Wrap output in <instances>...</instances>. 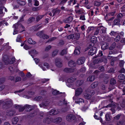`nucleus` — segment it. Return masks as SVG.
<instances>
[{"label":"nucleus","mask_w":125,"mask_h":125,"mask_svg":"<svg viewBox=\"0 0 125 125\" xmlns=\"http://www.w3.org/2000/svg\"><path fill=\"white\" fill-rule=\"evenodd\" d=\"M100 72L98 70H96L93 73L92 75L90 76L87 78V80L90 82H92L95 79L96 77H97V75L99 74Z\"/></svg>","instance_id":"f257e3e1"},{"label":"nucleus","mask_w":125,"mask_h":125,"mask_svg":"<svg viewBox=\"0 0 125 125\" xmlns=\"http://www.w3.org/2000/svg\"><path fill=\"white\" fill-rule=\"evenodd\" d=\"M76 119V117L73 114L68 115L66 117V120L68 122H74Z\"/></svg>","instance_id":"f03ea898"},{"label":"nucleus","mask_w":125,"mask_h":125,"mask_svg":"<svg viewBox=\"0 0 125 125\" xmlns=\"http://www.w3.org/2000/svg\"><path fill=\"white\" fill-rule=\"evenodd\" d=\"M40 38H42L44 39H48L49 36L44 34L43 30L39 31L36 34Z\"/></svg>","instance_id":"7ed1b4c3"},{"label":"nucleus","mask_w":125,"mask_h":125,"mask_svg":"<svg viewBox=\"0 0 125 125\" xmlns=\"http://www.w3.org/2000/svg\"><path fill=\"white\" fill-rule=\"evenodd\" d=\"M97 49L96 47H93L91 48L88 52V54L89 55L92 56L95 54L96 52Z\"/></svg>","instance_id":"20e7f679"},{"label":"nucleus","mask_w":125,"mask_h":125,"mask_svg":"<svg viewBox=\"0 0 125 125\" xmlns=\"http://www.w3.org/2000/svg\"><path fill=\"white\" fill-rule=\"evenodd\" d=\"M53 122V118L51 117H47L43 119V122L45 123L49 124Z\"/></svg>","instance_id":"39448f33"},{"label":"nucleus","mask_w":125,"mask_h":125,"mask_svg":"<svg viewBox=\"0 0 125 125\" xmlns=\"http://www.w3.org/2000/svg\"><path fill=\"white\" fill-rule=\"evenodd\" d=\"M10 58L9 56L7 55H5L3 56V61L5 65H7L9 64Z\"/></svg>","instance_id":"423d86ee"},{"label":"nucleus","mask_w":125,"mask_h":125,"mask_svg":"<svg viewBox=\"0 0 125 125\" xmlns=\"http://www.w3.org/2000/svg\"><path fill=\"white\" fill-rule=\"evenodd\" d=\"M85 61V58L84 57L79 58L77 61V63L78 65H81L83 64Z\"/></svg>","instance_id":"0eeeda50"},{"label":"nucleus","mask_w":125,"mask_h":125,"mask_svg":"<svg viewBox=\"0 0 125 125\" xmlns=\"http://www.w3.org/2000/svg\"><path fill=\"white\" fill-rule=\"evenodd\" d=\"M83 91V89L82 88L79 87L77 88L75 90V95L76 96H78L80 95Z\"/></svg>","instance_id":"6e6552de"},{"label":"nucleus","mask_w":125,"mask_h":125,"mask_svg":"<svg viewBox=\"0 0 125 125\" xmlns=\"http://www.w3.org/2000/svg\"><path fill=\"white\" fill-rule=\"evenodd\" d=\"M25 109L27 112H30L34 109V107L31 105L26 104L24 106Z\"/></svg>","instance_id":"1a4fd4ad"},{"label":"nucleus","mask_w":125,"mask_h":125,"mask_svg":"<svg viewBox=\"0 0 125 125\" xmlns=\"http://www.w3.org/2000/svg\"><path fill=\"white\" fill-rule=\"evenodd\" d=\"M57 109L56 110L55 109H53L49 111V113L50 115H56L59 112V111Z\"/></svg>","instance_id":"9d476101"},{"label":"nucleus","mask_w":125,"mask_h":125,"mask_svg":"<svg viewBox=\"0 0 125 125\" xmlns=\"http://www.w3.org/2000/svg\"><path fill=\"white\" fill-rule=\"evenodd\" d=\"M35 20V18L33 17H30L27 20L26 23L27 24H32L34 22Z\"/></svg>","instance_id":"9b49d317"},{"label":"nucleus","mask_w":125,"mask_h":125,"mask_svg":"<svg viewBox=\"0 0 125 125\" xmlns=\"http://www.w3.org/2000/svg\"><path fill=\"white\" fill-rule=\"evenodd\" d=\"M55 65L58 67L60 68L62 66V64L59 61V59L56 58L55 59Z\"/></svg>","instance_id":"f8f14e48"},{"label":"nucleus","mask_w":125,"mask_h":125,"mask_svg":"<svg viewBox=\"0 0 125 125\" xmlns=\"http://www.w3.org/2000/svg\"><path fill=\"white\" fill-rule=\"evenodd\" d=\"M73 18L71 16L69 17L68 18H66L63 20V22L65 23H69L71 22L73 20Z\"/></svg>","instance_id":"ddd939ff"},{"label":"nucleus","mask_w":125,"mask_h":125,"mask_svg":"<svg viewBox=\"0 0 125 125\" xmlns=\"http://www.w3.org/2000/svg\"><path fill=\"white\" fill-rule=\"evenodd\" d=\"M39 25H36L32 26V29L34 31H36L39 30L41 28V26H39Z\"/></svg>","instance_id":"4468645a"},{"label":"nucleus","mask_w":125,"mask_h":125,"mask_svg":"<svg viewBox=\"0 0 125 125\" xmlns=\"http://www.w3.org/2000/svg\"><path fill=\"white\" fill-rule=\"evenodd\" d=\"M17 3L21 6H24L26 4V0H17Z\"/></svg>","instance_id":"2eb2a0df"},{"label":"nucleus","mask_w":125,"mask_h":125,"mask_svg":"<svg viewBox=\"0 0 125 125\" xmlns=\"http://www.w3.org/2000/svg\"><path fill=\"white\" fill-rule=\"evenodd\" d=\"M62 120V118L60 117H58L56 118L53 119V122L55 123H60Z\"/></svg>","instance_id":"dca6fc26"},{"label":"nucleus","mask_w":125,"mask_h":125,"mask_svg":"<svg viewBox=\"0 0 125 125\" xmlns=\"http://www.w3.org/2000/svg\"><path fill=\"white\" fill-rule=\"evenodd\" d=\"M15 113L16 112L15 110H11L9 111V112L7 113V115L8 116H11L15 115Z\"/></svg>","instance_id":"f3484780"},{"label":"nucleus","mask_w":125,"mask_h":125,"mask_svg":"<svg viewBox=\"0 0 125 125\" xmlns=\"http://www.w3.org/2000/svg\"><path fill=\"white\" fill-rule=\"evenodd\" d=\"M68 65L70 67H74L76 66V64L74 61L71 60L68 62Z\"/></svg>","instance_id":"a211bd4d"},{"label":"nucleus","mask_w":125,"mask_h":125,"mask_svg":"<svg viewBox=\"0 0 125 125\" xmlns=\"http://www.w3.org/2000/svg\"><path fill=\"white\" fill-rule=\"evenodd\" d=\"M60 12V10L58 9H54L52 10L53 13V16H54L56 14H58Z\"/></svg>","instance_id":"6ab92c4d"},{"label":"nucleus","mask_w":125,"mask_h":125,"mask_svg":"<svg viewBox=\"0 0 125 125\" xmlns=\"http://www.w3.org/2000/svg\"><path fill=\"white\" fill-rule=\"evenodd\" d=\"M19 118L18 117L15 116L14 117L12 120V124H16L19 121Z\"/></svg>","instance_id":"aec40b11"},{"label":"nucleus","mask_w":125,"mask_h":125,"mask_svg":"<svg viewBox=\"0 0 125 125\" xmlns=\"http://www.w3.org/2000/svg\"><path fill=\"white\" fill-rule=\"evenodd\" d=\"M18 25L17 24H15L13 25V28H14V31L13 33V35H15L18 33V31H17L16 29L18 28Z\"/></svg>","instance_id":"412c9836"},{"label":"nucleus","mask_w":125,"mask_h":125,"mask_svg":"<svg viewBox=\"0 0 125 125\" xmlns=\"http://www.w3.org/2000/svg\"><path fill=\"white\" fill-rule=\"evenodd\" d=\"M35 113V112L34 111L33 112L29 113L27 116V117L29 118H32L34 116Z\"/></svg>","instance_id":"4be33fe9"},{"label":"nucleus","mask_w":125,"mask_h":125,"mask_svg":"<svg viewBox=\"0 0 125 125\" xmlns=\"http://www.w3.org/2000/svg\"><path fill=\"white\" fill-rule=\"evenodd\" d=\"M120 19H115L114 21V23L113 24L114 25H119L120 24Z\"/></svg>","instance_id":"5701e85b"},{"label":"nucleus","mask_w":125,"mask_h":125,"mask_svg":"<svg viewBox=\"0 0 125 125\" xmlns=\"http://www.w3.org/2000/svg\"><path fill=\"white\" fill-rule=\"evenodd\" d=\"M108 48V45L107 43H105V44H103L101 46V48L103 51L107 49Z\"/></svg>","instance_id":"b1692460"},{"label":"nucleus","mask_w":125,"mask_h":125,"mask_svg":"<svg viewBox=\"0 0 125 125\" xmlns=\"http://www.w3.org/2000/svg\"><path fill=\"white\" fill-rule=\"evenodd\" d=\"M62 93L60 92L59 91L56 90H54L52 92V94L54 95H57L60 94Z\"/></svg>","instance_id":"393cba45"},{"label":"nucleus","mask_w":125,"mask_h":125,"mask_svg":"<svg viewBox=\"0 0 125 125\" xmlns=\"http://www.w3.org/2000/svg\"><path fill=\"white\" fill-rule=\"evenodd\" d=\"M83 81L82 80H77L76 82V85L77 86H80L83 84Z\"/></svg>","instance_id":"a878e982"},{"label":"nucleus","mask_w":125,"mask_h":125,"mask_svg":"<svg viewBox=\"0 0 125 125\" xmlns=\"http://www.w3.org/2000/svg\"><path fill=\"white\" fill-rule=\"evenodd\" d=\"M30 53L31 54V55L33 58L34 55H36L38 53L37 51L34 49L31 50L30 52Z\"/></svg>","instance_id":"bb28decb"},{"label":"nucleus","mask_w":125,"mask_h":125,"mask_svg":"<svg viewBox=\"0 0 125 125\" xmlns=\"http://www.w3.org/2000/svg\"><path fill=\"white\" fill-rule=\"evenodd\" d=\"M97 38L95 36H93L91 38V42L94 43H96L97 42Z\"/></svg>","instance_id":"cd10ccee"},{"label":"nucleus","mask_w":125,"mask_h":125,"mask_svg":"<svg viewBox=\"0 0 125 125\" xmlns=\"http://www.w3.org/2000/svg\"><path fill=\"white\" fill-rule=\"evenodd\" d=\"M28 43L31 44H34L36 43V42L35 41H33L31 38H30L28 39Z\"/></svg>","instance_id":"c85d7f7f"},{"label":"nucleus","mask_w":125,"mask_h":125,"mask_svg":"<svg viewBox=\"0 0 125 125\" xmlns=\"http://www.w3.org/2000/svg\"><path fill=\"white\" fill-rule=\"evenodd\" d=\"M101 62V59L99 58L94 60L93 61V63L94 64L100 63Z\"/></svg>","instance_id":"c756f323"},{"label":"nucleus","mask_w":125,"mask_h":125,"mask_svg":"<svg viewBox=\"0 0 125 125\" xmlns=\"http://www.w3.org/2000/svg\"><path fill=\"white\" fill-rule=\"evenodd\" d=\"M67 38L69 39H72L73 40H74L75 39V35L74 34H71L68 36L67 37Z\"/></svg>","instance_id":"7c9ffc66"},{"label":"nucleus","mask_w":125,"mask_h":125,"mask_svg":"<svg viewBox=\"0 0 125 125\" xmlns=\"http://www.w3.org/2000/svg\"><path fill=\"white\" fill-rule=\"evenodd\" d=\"M116 83V81L115 80L114 78H112L110 81V84L112 85H115Z\"/></svg>","instance_id":"2f4dec72"},{"label":"nucleus","mask_w":125,"mask_h":125,"mask_svg":"<svg viewBox=\"0 0 125 125\" xmlns=\"http://www.w3.org/2000/svg\"><path fill=\"white\" fill-rule=\"evenodd\" d=\"M118 78L120 80H122L125 79V76L124 74H121L118 75Z\"/></svg>","instance_id":"473e14b6"},{"label":"nucleus","mask_w":125,"mask_h":125,"mask_svg":"<svg viewBox=\"0 0 125 125\" xmlns=\"http://www.w3.org/2000/svg\"><path fill=\"white\" fill-rule=\"evenodd\" d=\"M98 82H94L91 85V87L92 88H94L97 86L98 84Z\"/></svg>","instance_id":"72a5a7b5"},{"label":"nucleus","mask_w":125,"mask_h":125,"mask_svg":"<svg viewBox=\"0 0 125 125\" xmlns=\"http://www.w3.org/2000/svg\"><path fill=\"white\" fill-rule=\"evenodd\" d=\"M103 55V53H102V51H99V53L98 54H97V55H95L94 57V58H96L97 57H100V56H102Z\"/></svg>","instance_id":"f704fd0d"},{"label":"nucleus","mask_w":125,"mask_h":125,"mask_svg":"<svg viewBox=\"0 0 125 125\" xmlns=\"http://www.w3.org/2000/svg\"><path fill=\"white\" fill-rule=\"evenodd\" d=\"M84 96L86 99L88 100H90L91 97V95L90 94L88 93H86L84 95Z\"/></svg>","instance_id":"c9c22d12"},{"label":"nucleus","mask_w":125,"mask_h":125,"mask_svg":"<svg viewBox=\"0 0 125 125\" xmlns=\"http://www.w3.org/2000/svg\"><path fill=\"white\" fill-rule=\"evenodd\" d=\"M72 69L70 68H65L64 70L63 71L64 72L67 73H71V70Z\"/></svg>","instance_id":"e433bc0d"},{"label":"nucleus","mask_w":125,"mask_h":125,"mask_svg":"<svg viewBox=\"0 0 125 125\" xmlns=\"http://www.w3.org/2000/svg\"><path fill=\"white\" fill-rule=\"evenodd\" d=\"M80 51L79 49H75L74 52V54L75 55H78L80 54Z\"/></svg>","instance_id":"4c0bfd02"},{"label":"nucleus","mask_w":125,"mask_h":125,"mask_svg":"<svg viewBox=\"0 0 125 125\" xmlns=\"http://www.w3.org/2000/svg\"><path fill=\"white\" fill-rule=\"evenodd\" d=\"M122 37H120V36L118 35L116 36L115 39L114 40L115 42H118L119 41L120 39Z\"/></svg>","instance_id":"58836bf2"},{"label":"nucleus","mask_w":125,"mask_h":125,"mask_svg":"<svg viewBox=\"0 0 125 125\" xmlns=\"http://www.w3.org/2000/svg\"><path fill=\"white\" fill-rule=\"evenodd\" d=\"M105 120L107 121H109L111 120V118L109 115L106 114L105 115Z\"/></svg>","instance_id":"ea45409f"},{"label":"nucleus","mask_w":125,"mask_h":125,"mask_svg":"<svg viewBox=\"0 0 125 125\" xmlns=\"http://www.w3.org/2000/svg\"><path fill=\"white\" fill-rule=\"evenodd\" d=\"M9 69L11 73L13 74L14 72V69L12 66H10L9 67Z\"/></svg>","instance_id":"a19ab883"},{"label":"nucleus","mask_w":125,"mask_h":125,"mask_svg":"<svg viewBox=\"0 0 125 125\" xmlns=\"http://www.w3.org/2000/svg\"><path fill=\"white\" fill-rule=\"evenodd\" d=\"M57 38L56 37H52L50 38L48 41H47L46 42H51L52 41L55 40Z\"/></svg>","instance_id":"79ce46f5"},{"label":"nucleus","mask_w":125,"mask_h":125,"mask_svg":"<svg viewBox=\"0 0 125 125\" xmlns=\"http://www.w3.org/2000/svg\"><path fill=\"white\" fill-rule=\"evenodd\" d=\"M66 53L67 52L66 50L64 49L62 50L60 53V54L61 55L63 56L64 54H66Z\"/></svg>","instance_id":"37998d69"},{"label":"nucleus","mask_w":125,"mask_h":125,"mask_svg":"<svg viewBox=\"0 0 125 125\" xmlns=\"http://www.w3.org/2000/svg\"><path fill=\"white\" fill-rule=\"evenodd\" d=\"M116 44L115 42H114L111 45V47L109 48L110 50H112L114 49L115 46Z\"/></svg>","instance_id":"c03bdc74"},{"label":"nucleus","mask_w":125,"mask_h":125,"mask_svg":"<svg viewBox=\"0 0 125 125\" xmlns=\"http://www.w3.org/2000/svg\"><path fill=\"white\" fill-rule=\"evenodd\" d=\"M24 106L21 107L20 106V107L19 108V111L20 112H22L23 111L25 108Z\"/></svg>","instance_id":"a18cd8bd"},{"label":"nucleus","mask_w":125,"mask_h":125,"mask_svg":"<svg viewBox=\"0 0 125 125\" xmlns=\"http://www.w3.org/2000/svg\"><path fill=\"white\" fill-rule=\"evenodd\" d=\"M58 50L57 49L53 51L52 53V56H54L56 55L58 52Z\"/></svg>","instance_id":"49530a36"},{"label":"nucleus","mask_w":125,"mask_h":125,"mask_svg":"<svg viewBox=\"0 0 125 125\" xmlns=\"http://www.w3.org/2000/svg\"><path fill=\"white\" fill-rule=\"evenodd\" d=\"M121 115V114H118L117 115L114 117V119L116 120H118L120 119Z\"/></svg>","instance_id":"de8ad7c7"},{"label":"nucleus","mask_w":125,"mask_h":125,"mask_svg":"<svg viewBox=\"0 0 125 125\" xmlns=\"http://www.w3.org/2000/svg\"><path fill=\"white\" fill-rule=\"evenodd\" d=\"M101 62H104L105 63L107 62V59L106 57H103L101 59Z\"/></svg>","instance_id":"09e8293b"},{"label":"nucleus","mask_w":125,"mask_h":125,"mask_svg":"<svg viewBox=\"0 0 125 125\" xmlns=\"http://www.w3.org/2000/svg\"><path fill=\"white\" fill-rule=\"evenodd\" d=\"M15 60V58L14 57L12 58L10 61H9V63L10 64H13L14 63Z\"/></svg>","instance_id":"8fccbe9b"},{"label":"nucleus","mask_w":125,"mask_h":125,"mask_svg":"<svg viewBox=\"0 0 125 125\" xmlns=\"http://www.w3.org/2000/svg\"><path fill=\"white\" fill-rule=\"evenodd\" d=\"M21 80V77L19 76H17L15 78V83L20 81Z\"/></svg>","instance_id":"3c124183"},{"label":"nucleus","mask_w":125,"mask_h":125,"mask_svg":"<svg viewBox=\"0 0 125 125\" xmlns=\"http://www.w3.org/2000/svg\"><path fill=\"white\" fill-rule=\"evenodd\" d=\"M98 69L101 72H103L104 71V69L103 66H101L98 68Z\"/></svg>","instance_id":"603ef678"},{"label":"nucleus","mask_w":125,"mask_h":125,"mask_svg":"<svg viewBox=\"0 0 125 125\" xmlns=\"http://www.w3.org/2000/svg\"><path fill=\"white\" fill-rule=\"evenodd\" d=\"M75 39L76 40H78L79 38L80 37V35L78 33H76L75 34Z\"/></svg>","instance_id":"864d4df0"},{"label":"nucleus","mask_w":125,"mask_h":125,"mask_svg":"<svg viewBox=\"0 0 125 125\" xmlns=\"http://www.w3.org/2000/svg\"><path fill=\"white\" fill-rule=\"evenodd\" d=\"M124 121L123 120L120 121L117 123V125H124Z\"/></svg>","instance_id":"5fc2aeb1"},{"label":"nucleus","mask_w":125,"mask_h":125,"mask_svg":"<svg viewBox=\"0 0 125 125\" xmlns=\"http://www.w3.org/2000/svg\"><path fill=\"white\" fill-rule=\"evenodd\" d=\"M42 98V97L41 96H39L36 97L35 98V99L37 101H40Z\"/></svg>","instance_id":"6e6d98bb"},{"label":"nucleus","mask_w":125,"mask_h":125,"mask_svg":"<svg viewBox=\"0 0 125 125\" xmlns=\"http://www.w3.org/2000/svg\"><path fill=\"white\" fill-rule=\"evenodd\" d=\"M25 16V15H23L20 18V19L19 21V22H22L24 21V18Z\"/></svg>","instance_id":"4d7b16f0"},{"label":"nucleus","mask_w":125,"mask_h":125,"mask_svg":"<svg viewBox=\"0 0 125 125\" xmlns=\"http://www.w3.org/2000/svg\"><path fill=\"white\" fill-rule=\"evenodd\" d=\"M86 68L85 67H82L80 70V71L82 73H84L86 71Z\"/></svg>","instance_id":"13d9d810"},{"label":"nucleus","mask_w":125,"mask_h":125,"mask_svg":"<svg viewBox=\"0 0 125 125\" xmlns=\"http://www.w3.org/2000/svg\"><path fill=\"white\" fill-rule=\"evenodd\" d=\"M101 4V3L100 2L98 1H95L94 3V5L95 6L97 7L99 6Z\"/></svg>","instance_id":"bf43d9fd"},{"label":"nucleus","mask_w":125,"mask_h":125,"mask_svg":"<svg viewBox=\"0 0 125 125\" xmlns=\"http://www.w3.org/2000/svg\"><path fill=\"white\" fill-rule=\"evenodd\" d=\"M115 105L114 104H112V103H110L107 105L106 106V108L112 107L114 106Z\"/></svg>","instance_id":"052dcab7"},{"label":"nucleus","mask_w":125,"mask_h":125,"mask_svg":"<svg viewBox=\"0 0 125 125\" xmlns=\"http://www.w3.org/2000/svg\"><path fill=\"white\" fill-rule=\"evenodd\" d=\"M80 19L82 20H85V15H81L80 17Z\"/></svg>","instance_id":"680f3d73"},{"label":"nucleus","mask_w":125,"mask_h":125,"mask_svg":"<svg viewBox=\"0 0 125 125\" xmlns=\"http://www.w3.org/2000/svg\"><path fill=\"white\" fill-rule=\"evenodd\" d=\"M124 64V61H122L119 62V65L120 67H123Z\"/></svg>","instance_id":"e2e57ef3"},{"label":"nucleus","mask_w":125,"mask_h":125,"mask_svg":"<svg viewBox=\"0 0 125 125\" xmlns=\"http://www.w3.org/2000/svg\"><path fill=\"white\" fill-rule=\"evenodd\" d=\"M75 12L77 14H81V11L80 10H78L77 9H75Z\"/></svg>","instance_id":"0e129e2a"},{"label":"nucleus","mask_w":125,"mask_h":125,"mask_svg":"<svg viewBox=\"0 0 125 125\" xmlns=\"http://www.w3.org/2000/svg\"><path fill=\"white\" fill-rule=\"evenodd\" d=\"M51 48V46L49 45L47 46L45 48V51H49Z\"/></svg>","instance_id":"69168bd1"},{"label":"nucleus","mask_w":125,"mask_h":125,"mask_svg":"<svg viewBox=\"0 0 125 125\" xmlns=\"http://www.w3.org/2000/svg\"><path fill=\"white\" fill-rule=\"evenodd\" d=\"M16 41L18 42H21V37L20 36H18L16 39Z\"/></svg>","instance_id":"338daca9"},{"label":"nucleus","mask_w":125,"mask_h":125,"mask_svg":"<svg viewBox=\"0 0 125 125\" xmlns=\"http://www.w3.org/2000/svg\"><path fill=\"white\" fill-rule=\"evenodd\" d=\"M9 79L10 80L14 81V77L13 76H10L9 77Z\"/></svg>","instance_id":"774afa93"}]
</instances>
